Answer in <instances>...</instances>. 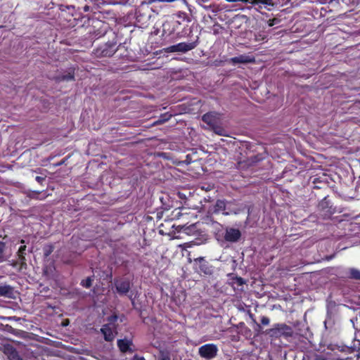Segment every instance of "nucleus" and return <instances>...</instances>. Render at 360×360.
<instances>
[{"label": "nucleus", "instance_id": "1", "mask_svg": "<svg viewBox=\"0 0 360 360\" xmlns=\"http://www.w3.org/2000/svg\"><path fill=\"white\" fill-rule=\"evenodd\" d=\"M135 15L136 22L139 24V27H146L152 15V8L149 3L146 1L141 2L136 9Z\"/></svg>", "mask_w": 360, "mask_h": 360}, {"label": "nucleus", "instance_id": "2", "mask_svg": "<svg viewBox=\"0 0 360 360\" xmlns=\"http://www.w3.org/2000/svg\"><path fill=\"white\" fill-rule=\"evenodd\" d=\"M267 333L274 338H279L281 337L288 338L292 336L293 330L285 323H276L273 328L268 330Z\"/></svg>", "mask_w": 360, "mask_h": 360}, {"label": "nucleus", "instance_id": "3", "mask_svg": "<svg viewBox=\"0 0 360 360\" xmlns=\"http://www.w3.org/2000/svg\"><path fill=\"white\" fill-rule=\"evenodd\" d=\"M199 37H197L195 41L187 43V42H180L177 44L172 45L170 46L165 49V51L166 53H174V52H181L186 53L189 51L194 49L199 44L198 41Z\"/></svg>", "mask_w": 360, "mask_h": 360}, {"label": "nucleus", "instance_id": "4", "mask_svg": "<svg viewBox=\"0 0 360 360\" xmlns=\"http://www.w3.org/2000/svg\"><path fill=\"white\" fill-rule=\"evenodd\" d=\"M117 316H112L108 318L109 323L104 324L101 328V333L103 335L104 340L107 342L114 340L117 332L114 327V322L117 321Z\"/></svg>", "mask_w": 360, "mask_h": 360}, {"label": "nucleus", "instance_id": "5", "mask_svg": "<svg viewBox=\"0 0 360 360\" xmlns=\"http://www.w3.org/2000/svg\"><path fill=\"white\" fill-rule=\"evenodd\" d=\"M117 50V41H108L96 48L94 50V54L96 57H110L112 56Z\"/></svg>", "mask_w": 360, "mask_h": 360}, {"label": "nucleus", "instance_id": "6", "mask_svg": "<svg viewBox=\"0 0 360 360\" xmlns=\"http://www.w3.org/2000/svg\"><path fill=\"white\" fill-rule=\"evenodd\" d=\"M195 271L200 275L211 276L213 274V266L205 257H200L194 259Z\"/></svg>", "mask_w": 360, "mask_h": 360}, {"label": "nucleus", "instance_id": "7", "mask_svg": "<svg viewBox=\"0 0 360 360\" xmlns=\"http://www.w3.org/2000/svg\"><path fill=\"white\" fill-rule=\"evenodd\" d=\"M218 347L216 345L208 343L202 345L198 349V354L202 357L207 360H211L215 358L217 355Z\"/></svg>", "mask_w": 360, "mask_h": 360}, {"label": "nucleus", "instance_id": "8", "mask_svg": "<svg viewBox=\"0 0 360 360\" xmlns=\"http://www.w3.org/2000/svg\"><path fill=\"white\" fill-rule=\"evenodd\" d=\"M114 285L120 295H127L131 289V283L128 278L117 277L114 279Z\"/></svg>", "mask_w": 360, "mask_h": 360}, {"label": "nucleus", "instance_id": "9", "mask_svg": "<svg viewBox=\"0 0 360 360\" xmlns=\"http://www.w3.org/2000/svg\"><path fill=\"white\" fill-rule=\"evenodd\" d=\"M318 210L323 212L324 218H329L335 212V208L333 207L327 197L323 198V199H322V200L319 203Z\"/></svg>", "mask_w": 360, "mask_h": 360}, {"label": "nucleus", "instance_id": "10", "mask_svg": "<svg viewBox=\"0 0 360 360\" xmlns=\"http://www.w3.org/2000/svg\"><path fill=\"white\" fill-rule=\"evenodd\" d=\"M117 345L119 350L122 353H133L134 349H132L133 341L127 338L118 339L117 341Z\"/></svg>", "mask_w": 360, "mask_h": 360}, {"label": "nucleus", "instance_id": "11", "mask_svg": "<svg viewBox=\"0 0 360 360\" xmlns=\"http://www.w3.org/2000/svg\"><path fill=\"white\" fill-rule=\"evenodd\" d=\"M241 237V233L238 229L229 228L226 229L224 235V239L226 241L231 243L237 242Z\"/></svg>", "mask_w": 360, "mask_h": 360}, {"label": "nucleus", "instance_id": "12", "mask_svg": "<svg viewBox=\"0 0 360 360\" xmlns=\"http://www.w3.org/2000/svg\"><path fill=\"white\" fill-rule=\"evenodd\" d=\"M245 2L250 3L254 6H258L259 8H264L268 11H271L276 6L274 0H245Z\"/></svg>", "mask_w": 360, "mask_h": 360}, {"label": "nucleus", "instance_id": "13", "mask_svg": "<svg viewBox=\"0 0 360 360\" xmlns=\"http://www.w3.org/2000/svg\"><path fill=\"white\" fill-rule=\"evenodd\" d=\"M167 26H169L170 27V25L169 23H165L163 25V31L164 32L165 31V28H166ZM171 26L172 27V30L170 31V34L176 32L177 37H181L182 35L180 34L179 30H184L185 29V25H183V23L181 21H179V20H173V21L171 22Z\"/></svg>", "mask_w": 360, "mask_h": 360}, {"label": "nucleus", "instance_id": "14", "mask_svg": "<svg viewBox=\"0 0 360 360\" xmlns=\"http://www.w3.org/2000/svg\"><path fill=\"white\" fill-rule=\"evenodd\" d=\"M75 68H68V70L67 73H64L62 75H59L55 77V79L58 82H64V81H75Z\"/></svg>", "mask_w": 360, "mask_h": 360}, {"label": "nucleus", "instance_id": "15", "mask_svg": "<svg viewBox=\"0 0 360 360\" xmlns=\"http://www.w3.org/2000/svg\"><path fill=\"white\" fill-rule=\"evenodd\" d=\"M349 351L356 352V354L354 355L357 359H360V330L355 333V338L352 347L348 348Z\"/></svg>", "mask_w": 360, "mask_h": 360}, {"label": "nucleus", "instance_id": "16", "mask_svg": "<svg viewBox=\"0 0 360 360\" xmlns=\"http://www.w3.org/2000/svg\"><path fill=\"white\" fill-rule=\"evenodd\" d=\"M231 280V285L234 289L243 290V285L245 283V280L239 276H233V274L228 275Z\"/></svg>", "mask_w": 360, "mask_h": 360}, {"label": "nucleus", "instance_id": "17", "mask_svg": "<svg viewBox=\"0 0 360 360\" xmlns=\"http://www.w3.org/2000/svg\"><path fill=\"white\" fill-rule=\"evenodd\" d=\"M231 63L233 65L238 64V63H250L255 60L254 58L250 57L249 56L246 55H240L238 56H236L233 58H231L230 59Z\"/></svg>", "mask_w": 360, "mask_h": 360}, {"label": "nucleus", "instance_id": "18", "mask_svg": "<svg viewBox=\"0 0 360 360\" xmlns=\"http://www.w3.org/2000/svg\"><path fill=\"white\" fill-rule=\"evenodd\" d=\"M26 245H22L19 248L17 252L18 261L22 267L26 265Z\"/></svg>", "mask_w": 360, "mask_h": 360}, {"label": "nucleus", "instance_id": "19", "mask_svg": "<svg viewBox=\"0 0 360 360\" xmlns=\"http://www.w3.org/2000/svg\"><path fill=\"white\" fill-rule=\"evenodd\" d=\"M346 278L352 280L360 281V270L352 267L345 271Z\"/></svg>", "mask_w": 360, "mask_h": 360}, {"label": "nucleus", "instance_id": "20", "mask_svg": "<svg viewBox=\"0 0 360 360\" xmlns=\"http://www.w3.org/2000/svg\"><path fill=\"white\" fill-rule=\"evenodd\" d=\"M5 353L8 355L11 360H22L16 349L11 345L5 347Z\"/></svg>", "mask_w": 360, "mask_h": 360}, {"label": "nucleus", "instance_id": "21", "mask_svg": "<svg viewBox=\"0 0 360 360\" xmlns=\"http://www.w3.org/2000/svg\"><path fill=\"white\" fill-rule=\"evenodd\" d=\"M13 288L11 285H0V296L12 297Z\"/></svg>", "mask_w": 360, "mask_h": 360}, {"label": "nucleus", "instance_id": "22", "mask_svg": "<svg viewBox=\"0 0 360 360\" xmlns=\"http://www.w3.org/2000/svg\"><path fill=\"white\" fill-rule=\"evenodd\" d=\"M202 120L205 123H206L208 125L212 126V127L214 126L216 122L215 117L212 114V112H207V113L204 114L202 117Z\"/></svg>", "mask_w": 360, "mask_h": 360}, {"label": "nucleus", "instance_id": "23", "mask_svg": "<svg viewBox=\"0 0 360 360\" xmlns=\"http://www.w3.org/2000/svg\"><path fill=\"white\" fill-rule=\"evenodd\" d=\"M226 207V204L224 200H217L214 206L213 212L214 213H219L220 212L224 211Z\"/></svg>", "mask_w": 360, "mask_h": 360}, {"label": "nucleus", "instance_id": "24", "mask_svg": "<svg viewBox=\"0 0 360 360\" xmlns=\"http://www.w3.org/2000/svg\"><path fill=\"white\" fill-rule=\"evenodd\" d=\"M40 195H41V192L40 191H30L27 193V197L31 198V199H35V200H44V199H45L46 196L40 198L39 197Z\"/></svg>", "mask_w": 360, "mask_h": 360}, {"label": "nucleus", "instance_id": "25", "mask_svg": "<svg viewBox=\"0 0 360 360\" xmlns=\"http://www.w3.org/2000/svg\"><path fill=\"white\" fill-rule=\"evenodd\" d=\"M94 276H89L86 279L82 280L81 281V285L86 288H89L92 285V282L94 281Z\"/></svg>", "mask_w": 360, "mask_h": 360}, {"label": "nucleus", "instance_id": "26", "mask_svg": "<svg viewBox=\"0 0 360 360\" xmlns=\"http://www.w3.org/2000/svg\"><path fill=\"white\" fill-rule=\"evenodd\" d=\"M53 246L52 245H47L44 248V256L46 257H49L53 251Z\"/></svg>", "mask_w": 360, "mask_h": 360}, {"label": "nucleus", "instance_id": "27", "mask_svg": "<svg viewBox=\"0 0 360 360\" xmlns=\"http://www.w3.org/2000/svg\"><path fill=\"white\" fill-rule=\"evenodd\" d=\"M310 360H328V359L322 354H314L310 357Z\"/></svg>", "mask_w": 360, "mask_h": 360}, {"label": "nucleus", "instance_id": "28", "mask_svg": "<svg viewBox=\"0 0 360 360\" xmlns=\"http://www.w3.org/2000/svg\"><path fill=\"white\" fill-rule=\"evenodd\" d=\"M6 248V243L4 242L0 241V259L4 258V252Z\"/></svg>", "mask_w": 360, "mask_h": 360}, {"label": "nucleus", "instance_id": "29", "mask_svg": "<svg viewBox=\"0 0 360 360\" xmlns=\"http://www.w3.org/2000/svg\"><path fill=\"white\" fill-rule=\"evenodd\" d=\"M267 38L266 35L264 34H255V40L256 41H263L265 40Z\"/></svg>", "mask_w": 360, "mask_h": 360}, {"label": "nucleus", "instance_id": "30", "mask_svg": "<svg viewBox=\"0 0 360 360\" xmlns=\"http://www.w3.org/2000/svg\"><path fill=\"white\" fill-rule=\"evenodd\" d=\"M279 22V20L277 18L269 19L268 21L269 26L271 27Z\"/></svg>", "mask_w": 360, "mask_h": 360}, {"label": "nucleus", "instance_id": "31", "mask_svg": "<svg viewBox=\"0 0 360 360\" xmlns=\"http://www.w3.org/2000/svg\"><path fill=\"white\" fill-rule=\"evenodd\" d=\"M174 214L172 219H179L181 215V212L179 210L176 209L173 211V214Z\"/></svg>", "mask_w": 360, "mask_h": 360}, {"label": "nucleus", "instance_id": "32", "mask_svg": "<svg viewBox=\"0 0 360 360\" xmlns=\"http://www.w3.org/2000/svg\"><path fill=\"white\" fill-rule=\"evenodd\" d=\"M269 322H270V320L267 316H262L261 318V323L262 325H264V326L269 325Z\"/></svg>", "mask_w": 360, "mask_h": 360}, {"label": "nucleus", "instance_id": "33", "mask_svg": "<svg viewBox=\"0 0 360 360\" xmlns=\"http://www.w3.org/2000/svg\"><path fill=\"white\" fill-rule=\"evenodd\" d=\"M35 180L41 185H43V183L44 182V181L46 180V176H37L35 177Z\"/></svg>", "mask_w": 360, "mask_h": 360}, {"label": "nucleus", "instance_id": "34", "mask_svg": "<svg viewBox=\"0 0 360 360\" xmlns=\"http://www.w3.org/2000/svg\"><path fill=\"white\" fill-rule=\"evenodd\" d=\"M290 1V0H276V1H275V3H276V6H277L278 4L283 6L286 4H288Z\"/></svg>", "mask_w": 360, "mask_h": 360}, {"label": "nucleus", "instance_id": "35", "mask_svg": "<svg viewBox=\"0 0 360 360\" xmlns=\"http://www.w3.org/2000/svg\"><path fill=\"white\" fill-rule=\"evenodd\" d=\"M131 360H146V359L143 356H139L138 354H135Z\"/></svg>", "mask_w": 360, "mask_h": 360}, {"label": "nucleus", "instance_id": "36", "mask_svg": "<svg viewBox=\"0 0 360 360\" xmlns=\"http://www.w3.org/2000/svg\"><path fill=\"white\" fill-rule=\"evenodd\" d=\"M65 161H66V159L64 158L60 162L57 163L56 165L57 166L63 165V164H65Z\"/></svg>", "mask_w": 360, "mask_h": 360}, {"label": "nucleus", "instance_id": "37", "mask_svg": "<svg viewBox=\"0 0 360 360\" xmlns=\"http://www.w3.org/2000/svg\"><path fill=\"white\" fill-rule=\"evenodd\" d=\"M168 120H169V118H164V119H162V120H160L157 121L156 122H157V123H162V122H165V121H167Z\"/></svg>", "mask_w": 360, "mask_h": 360}, {"label": "nucleus", "instance_id": "38", "mask_svg": "<svg viewBox=\"0 0 360 360\" xmlns=\"http://www.w3.org/2000/svg\"><path fill=\"white\" fill-rule=\"evenodd\" d=\"M338 360H352V357H345L342 359H338Z\"/></svg>", "mask_w": 360, "mask_h": 360}, {"label": "nucleus", "instance_id": "39", "mask_svg": "<svg viewBox=\"0 0 360 360\" xmlns=\"http://www.w3.org/2000/svg\"><path fill=\"white\" fill-rule=\"evenodd\" d=\"M202 189H205V188H204V187H202ZM205 190H206V191H208V190H210V188L209 187H205Z\"/></svg>", "mask_w": 360, "mask_h": 360}, {"label": "nucleus", "instance_id": "40", "mask_svg": "<svg viewBox=\"0 0 360 360\" xmlns=\"http://www.w3.org/2000/svg\"><path fill=\"white\" fill-rule=\"evenodd\" d=\"M202 189H205V188H204V187H202ZM205 190H206V191H208V190H210V188L209 187H205Z\"/></svg>", "mask_w": 360, "mask_h": 360}, {"label": "nucleus", "instance_id": "41", "mask_svg": "<svg viewBox=\"0 0 360 360\" xmlns=\"http://www.w3.org/2000/svg\"><path fill=\"white\" fill-rule=\"evenodd\" d=\"M183 21H184V22H185V21H186V19H185V18H184ZM189 22V20H186V22Z\"/></svg>", "mask_w": 360, "mask_h": 360}, {"label": "nucleus", "instance_id": "42", "mask_svg": "<svg viewBox=\"0 0 360 360\" xmlns=\"http://www.w3.org/2000/svg\"><path fill=\"white\" fill-rule=\"evenodd\" d=\"M20 243H25V240H21Z\"/></svg>", "mask_w": 360, "mask_h": 360}, {"label": "nucleus", "instance_id": "43", "mask_svg": "<svg viewBox=\"0 0 360 360\" xmlns=\"http://www.w3.org/2000/svg\"><path fill=\"white\" fill-rule=\"evenodd\" d=\"M257 326L258 328H260V325L259 324L257 323Z\"/></svg>", "mask_w": 360, "mask_h": 360}, {"label": "nucleus", "instance_id": "44", "mask_svg": "<svg viewBox=\"0 0 360 360\" xmlns=\"http://www.w3.org/2000/svg\"><path fill=\"white\" fill-rule=\"evenodd\" d=\"M179 195L180 198H182L181 195V193H179Z\"/></svg>", "mask_w": 360, "mask_h": 360}, {"label": "nucleus", "instance_id": "45", "mask_svg": "<svg viewBox=\"0 0 360 360\" xmlns=\"http://www.w3.org/2000/svg\"><path fill=\"white\" fill-rule=\"evenodd\" d=\"M67 325V322H65V323H63V326H66Z\"/></svg>", "mask_w": 360, "mask_h": 360}, {"label": "nucleus", "instance_id": "46", "mask_svg": "<svg viewBox=\"0 0 360 360\" xmlns=\"http://www.w3.org/2000/svg\"><path fill=\"white\" fill-rule=\"evenodd\" d=\"M67 325V322H65V323H63V326H66Z\"/></svg>", "mask_w": 360, "mask_h": 360}]
</instances>
